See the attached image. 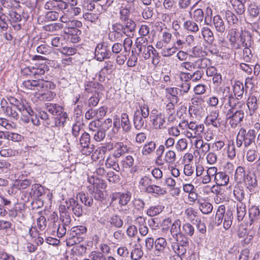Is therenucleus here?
<instances>
[{
  "label": "nucleus",
  "instance_id": "nucleus-1",
  "mask_svg": "<svg viewBox=\"0 0 260 260\" xmlns=\"http://www.w3.org/2000/svg\"><path fill=\"white\" fill-rule=\"evenodd\" d=\"M22 87L36 91V96L40 101H52L56 96L55 92L51 90L55 89L56 86L51 81L44 79L25 80L22 83Z\"/></svg>",
  "mask_w": 260,
  "mask_h": 260
},
{
  "label": "nucleus",
  "instance_id": "nucleus-2",
  "mask_svg": "<svg viewBox=\"0 0 260 260\" xmlns=\"http://www.w3.org/2000/svg\"><path fill=\"white\" fill-rule=\"evenodd\" d=\"M234 211V209L232 207H229L226 210L224 205H220L215 216V223L219 225L223 222V228L225 230L230 229L233 222Z\"/></svg>",
  "mask_w": 260,
  "mask_h": 260
},
{
  "label": "nucleus",
  "instance_id": "nucleus-3",
  "mask_svg": "<svg viewBox=\"0 0 260 260\" xmlns=\"http://www.w3.org/2000/svg\"><path fill=\"white\" fill-rule=\"evenodd\" d=\"M256 136L255 131L250 129L248 131L241 127L236 137V144L237 147L241 148L243 145L245 148H248L255 144V140Z\"/></svg>",
  "mask_w": 260,
  "mask_h": 260
},
{
  "label": "nucleus",
  "instance_id": "nucleus-4",
  "mask_svg": "<svg viewBox=\"0 0 260 260\" xmlns=\"http://www.w3.org/2000/svg\"><path fill=\"white\" fill-rule=\"evenodd\" d=\"M87 229L84 226L80 225L73 227L67 238V245L71 246L80 243L83 240V236L85 235Z\"/></svg>",
  "mask_w": 260,
  "mask_h": 260
},
{
  "label": "nucleus",
  "instance_id": "nucleus-5",
  "mask_svg": "<svg viewBox=\"0 0 260 260\" xmlns=\"http://www.w3.org/2000/svg\"><path fill=\"white\" fill-rule=\"evenodd\" d=\"M139 108L135 111L133 117L134 126L137 130L144 128L145 122L143 119L147 118L149 115V110L146 105H141Z\"/></svg>",
  "mask_w": 260,
  "mask_h": 260
},
{
  "label": "nucleus",
  "instance_id": "nucleus-6",
  "mask_svg": "<svg viewBox=\"0 0 260 260\" xmlns=\"http://www.w3.org/2000/svg\"><path fill=\"white\" fill-rule=\"evenodd\" d=\"M220 101L224 107L229 106L230 109H236L237 106L240 104L239 101L234 96L229 86H226L222 89V95Z\"/></svg>",
  "mask_w": 260,
  "mask_h": 260
},
{
  "label": "nucleus",
  "instance_id": "nucleus-7",
  "mask_svg": "<svg viewBox=\"0 0 260 260\" xmlns=\"http://www.w3.org/2000/svg\"><path fill=\"white\" fill-rule=\"evenodd\" d=\"M48 67L45 63L35 64L34 66L25 68L22 72L23 74L29 75L30 77L41 79L40 78L48 70Z\"/></svg>",
  "mask_w": 260,
  "mask_h": 260
},
{
  "label": "nucleus",
  "instance_id": "nucleus-8",
  "mask_svg": "<svg viewBox=\"0 0 260 260\" xmlns=\"http://www.w3.org/2000/svg\"><path fill=\"white\" fill-rule=\"evenodd\" d=\"M182 124L187 127L190 131H187V136L188 137H201L204 129V125L202 123H199L197 122L191 121H184Z\"/></svg>",
  "mask_w": 260,
  "mask_h": 260
},
{
  "label": "nucleus",
  "instance_id": "nucleus-9",
  "mask_svg": "<svg viewBox=\"0 0 260 260\" xmlns=\"http://www.w3.org/2000/svg\"><path fill=\"white\" fill-rule=\"evenodd\" d=\"M243 117V111L236 109H230L226 114V118L229 120V123L232 128H235L241 122Z\"/></svg>",
  "mask_w": 260,
  "mask_h": 260
},
{
  "label": "nucleus",
  "instance_id": "nucleus-10",
  "mask_svg": "<svg viewBox=\"0 0 260 260\" xmlns=\"http://www.w3.org/2000/svg\"><path fill=\"white\" fill-rule=\"evenodd\" d=\"M90 136L86 132H84L79 139V144L82 148L81 152L83 154L88 155L93 152V145H90Z\"/></svg>",
  "mask_w": 260,
  "mask_h": 260
},
{
  "label": "nucleus",
  "instance_id": "nucleus-11",
  "mask_svg": "<svg viewBox=\"0 0 260 260\" xmlns=\"http://www.w3.org/2000/svg\"><path fill=\"white\" fill-rule=\"evenodd\" d=\"M112 55L110 48L104 44L99 43L95 49V58L97 60L103 61L105 59L109 58Z\"/></svg>",
  "mask_w": 260,
  "mask_h": 260
},
{
  "label": "nucleus",
  "instance_id": "nucleus-12",
  "mask_svg": "<svg viewBox=\"0 0 260 260\" xmlns=\"http://www.w3.org/2000/svg\"><path fill=\"white\" fill-rule=\"evenodd\" d=\"M110 198L112 202L118 200L120 207L125 206L127 205L131 200L132 193L129 191L125 192H115L110 196Z\"/></svg>",
  "mask_w": 260,
  "mask_h": 260
},
{
  "label": "nucleus",
  "instance_id": "nucleus-13",
  "mask_svg": "<svg viewBox=\"0 0 260 260\" xmlns=\"http://www.w3.org/2000/svg\"><path fill=\"white\" fill-rule=\"evenodd\" d=\"M167 242L166 239L162 237L157 238L154 243V253L157 256H160L161 254L168 252Z\"/></svg>",
  "mask_w": 260,
  "mask_h": 260
},
{
  "label": "nucleus",
  "instance_id": "nucleus-14",
  "mask_svg": "<svg viewBox=\"0 0 260 260\" xmlns=\"http://www.w3.org/2000/svg\"><path fill=\"white\" fill-rule=\"evenodd\" d=\"M258 94L254 92L251 93L247 101V106L249 110V114L252 115L258 107Z\"/></svg>",
  "mask_w": 260,
  "mask_h": 260
},
{
  "label": "nucleus",
  "instance_id": "nucleus-15",
  "mask_svg": "<svg viewBox=\"0 0 260 260\" xmlns=\"http://www.w3.org/2000/svg\"><path fill=\"white\" fill-rule=\"evenodd\" d=\"M113 154L115 157H120L128 151V147L122 142H117L113 146Z\"/></svg>",
  "mask_w": 260,
  "mask_h": 260
},
{
  "label": "nucleus",
  "instance_id": "nucleus-16",
  "mask_svg": "<svg viewBox=\"0 0 260 260\" xmlns=\"http://www.w3.org/2000/svg\"><path fill=\"white\" fill-rule=\"evenodd\" d=\"M250 225H255V222H260V212L258 207L253 206L249 209Z\"/></svg>",
  "mask_w": 260,
  "mask_h": 260
},
{
  "label": "nucleus",
  "instance_id": "nucleus-17",
  "mask_svg": "<svg viewBox=\"0 0 260 260\" xmlns=\"http://www.w3.org/2000/svg\"><path fill=\"white\" fill-rule=\"evenodd\" d=\"M68 36V40L73 43H77L80 41L81 31L79 29H70L65 30Z\"/></svg>",
  "mask_w": 260,
  "mask_h": 260
},
{
  "label": "nucleus",
  "instance_id": "nucleus-18",
  "mask_svg": "<svg viewBox=\"0 0 260 260\" xmlns=\"http://www.w3.org/2000/svg\"><path fill=\"white\" fill-rule=\"evenodd\" d=\"M255 232L252 230L247 231L246 229H240L238 233V236L243 238L245 244H248L253 239Z\"/></svg>",
  "mask_w": 260,
  "mask_h": 260
},
{
  "label": "nucleus",
  "instance_id": "nucleus-19",
  "mask_svg": "<svg viewBox=\"0 0 260 260\" xmlns=\"http://www.w3.org/2000/svg\"><path fill=\"white\" fill-rule=\"evenodd\" d=\"M155 129H161L166 128V117L165 114L159 113L158 115L151 121Z\"/></svg>",
  "mask_w": 260,
  "mask_h": 260
},
{
  "label": "nucleus",
  "instance_id": "nucleus-20",
  "mask_svg": "<svg viewBox=\"0 0 260 260\" xmlns=\"http://www.w3.org/2000/svg\"><path fill=\"white\" fill-rule=\"evenodd\" d=\"M165 206L161 204L151 205L146 211V215L150 217L158 215L164 210Z\"/></svg>",
  "mask_w": 260,
  "mask_h": 260
},
{
  "label": "nucleus",
  "instance_id": "nucleus-21",
  "mask_svg": "<svg viewBox=\"0 0 260 260\" xmlns=\"http://www.w3.org/2000/svg\"><path fill=\"white\" fill-rule=\"evenodd\" d=\"M124 22L125 23L123 24L124 34L128 37L133 36L136 27L135 22L131 19Z\"/></svg>",
  "mask_w": 260,
  "mask_h": 260
},
{
  "label": "nucleus",
  "instance_id": "nucleus-22",
  "mask_svg": "<svg viewBox=\"0 0 260 260\" xmlns=\"http://www.w3.org/2000/svg\"><path fill=\"white\" fill-rule=\"evenodd\" d=\"M214 180L217 186H225L229 182V176L225 172H219L217 175L215 176Z\"/></svg>",
  "mask_w": 260,
  "mask_h": 260
},
{
  "label": "nucleus",
  "instance_id": "nucleus-23",
  "mask_svg": "<svg viewBox=\"0 0 260 260\" xmlns=\"http://www.w3.org/2000/svg\"><path fill=\"white\" fill-rule=\"evenodd\" d=\"M246 149V158L249 162H253L258 156L257 146L256 144L253 145Z\"/></svg>",
  "mask_w": 260,
  "mask_h": 260
},
{
  "label": "nucleus",
  "instance_id": "nucleus-24",
  "mask_svg": "<svg viewBox=\"0 0 260 260\" xmlns=\"http://www.w3.org/2000/svg\"><path fill=\"white\" fill-rule=\"evenodd\" d=\"M145 191L148 193H155L157 196H162L167 193L165 188L156 185H151L146 187Z\"/></svg>",
  "mask_w": 260,
  "mask_h": 260
},
{
  "label": "nucleus",
  "instance_id": "nucleus-25",
  "mask_svg": "<svg viewBox=\"0 0 260 260\" xmlns=\"http://www.w3.org/2000/svg\"><path fill=\"white\" fill-rule=\"evenodd\" d=\"M243 181H244L247 187L251 192L253 191L254 189L257 185L256 179L255 177L252 175L247 174Z\"/></svg>",
  "mask_w": 260,
  "mask_h": 260
},
{
  "label": "nucleus",
  "instance_id": "nucleus-26",
  "mask_svg": "<svg viewBox=\"0 0 260 260\" xmlns=\"http://www.w3.org/2000/svg\"><path fill=\"white\" fill-rule=\"evenodd\" d=\"M166 96L171 102L177 103L179 101L178 97V89L177 88L170 87L166 89Z\"/></svg>",
  "mask_w": 260,
  "mask_h": 260
},
{
  "label": "nucleus",
  "instance_id": "nucleus-27",
  "mask_svg": "<svg viewBox=\"0 0 260 260\" xmlns=\"http://www.w3.org/2000/svg\"><path fill=\"white\" fill-rule=\"evenodd\" d=\"M121 125L125 133L129 132L132 129V125L128 115L126 113H122L121 114Z\"/></svg>",
  "mask_w": 260,
  "mask_h": 260
},
{
  "label": "nucleus",
  "instance_id": "nucleus-28",
  "mask_svg": "<svg viewBox=\"0 0 260 260\" xmlns=\"http://www.w3.org/2000/svg\"><path fill=\"white\" fill-rule=\"evenodd\" d=\"M213 22L216 30L219 32H223L225 30V25L221 17L218 15L213 18Z\"/></svg>",
  "mask_w": 260,
  "mask_h": 260
},
{
  "label": "nucleus",
  "instance_id": "nucleus-29",
  "mask_svg": "<svg viewBox=\"0 0 260 260\" xmlns=\"http://www.w3.org/2000/svg\"><path fill=\"white\" fill-rule=\"evenodd\" d=\"M46 107L47 111L53 115H60L62 113V107L56 104L47 103Z\"/></svg>",
  "mask_w": 260,
  "mask_h": 260
},
{
  "label": "nucleus",
  "instance_id": "nucleus-30",
  "mask_svg": "<svg viewBox=\"0 0 260 260\" xmlns=\"http://www.w3.org/2000/svg\"><path fill=\"white\" fill-rule=\"evenodd\" d=\"M240 41L243 47H250L252 43V37L248 31H242L239 36Z\"/></svg>",
  "mask_w": 260,
  "mask_h": 260
},
{
  "label": "nucleus",
  "instance_id": "nucleus-31",
  "mask_svg": "<svg viewBox=\"0 0 260 260\" xmlns=\"http://www.w3.org/2000/svg\"><path fill=\"white\" fill-rule=\"evenodd\" d=\"M194 62L195 68L197 70H203L211 64V60L207 58H198L196 60L194 61Z\"/></svg>",
  "mask_w": 260,
  "mask_h": 260
},
{
  "label": "nucleus",
  "instance_id": "nucleus-32",
  "mask_svg": "<svg viewBox=\"0 0 260 260\" xmlns=\"http://www.w3.org/2000/svg\"><path fill=\"white\" fill-rule=\"evenodd\" d=\"M22 136L17 133L7 132L6 133L2 131V139H7L13 142H20L22 139Z\"/></svg>",
  "mask_w": 260,
  "mask_h": 260
},
{
  "label": "nucleus",
  "instance_id": "nucleus-33",
  "mask_svg": "<svg viewBox=\"0 0 260 260\" xmlns=\"http://www.w3.org/2000/svg\"><path fill=\"white\" fill-rule=\"evenodd\" d=\"M233 90L234 96L239 100L242 98L244 93L243 84L239 81L236 82L233 86Z\"/></svg>",
  "mask_w": 260,
  "mask_h": 260
},
{
  "label": "nucleus",
  "instance_id": "nucleus-34",
  "mask_svg": "<svg viewBox=\"0 0 260 260\" xmlns=\"http://www.w3.org/2000/svg\"><path fill=\"white\" fill-rule=\"evenodd\" d=\"M102 85L96 82H87L85 83V90L87 93H93L94 94L99 93L97 91Z\"/></svg>",
  "mask_w": 260,
  "mask_h": 260
},
{
  "label": "nucleus",
  "instance_id": "nucleus-35",
  "mask_svg": "<svg viewBox=\"0 0 260 260\" xmlns=\"http://www.w3.org/2000/svg\"><path fill=\"white\" fill-rule=\"evenodd\" d=\"M17 109L23 114L27 113L30 116H32L34 113L32 108L29 106L26 101L24 100H21V104L17 108Z\"/></svg>",
  "mask_w": 260,
  "mask_h": 260
},
{
  "label": "nucleus",
  "instance_id": "nucleus-36",
  "mask_svg": "<svg viewBox=\"0 0 260 260\" xmlns=\"http://www.w3.org/2000/svg\"><path fill=\"white\" fill-rule=\"evenodd\" d=\"M203 38L208 43L211 44L214 40L213 32L207 27H203L201 30Z\"/></svg>",
  "mask_w": 260,
  "mask_h": 260
},
{
  "label": "nucleus",
  "instance_id": "nucleus-37",
  "mask_svg": "<svg viewBox=\"0 0 260 260\" xmlns=\"http://www.w3.org/2000/svg\"><path fill=\"white\" fill-rule=\"evenodd\" d=\"M155 148L156 143L154 141H150L144 145L142 150V153L145 156L148 155L154 152Z\"/></svg>",
  "mask_w": 260,
  "mask_h": 260
},
{
  "label": "nucleus",
  "instance_id": "nucleus-38",
  "mask_svg": "<svg viewBox=\"0 0 260 260\" xmlns=\"http://www.w3.org/2000/svg\"><path fill=\"white\" fill-rule=\"evenodd\" d=\"M109 222L112 226L117 228H121L123 225V221L121 217L116 214L112 215L109 219Z\"/></svg>",
  "mask_w": 260,
  "mask_h": 260
},
{
  "label": "nucleus",
  "instance_id": "nucleus-39",
  "mask_svg": "<svg viewBox=\"0 0 260 260\" xmlns=\"http://www.w3.org/2000/svg\"><path fill=\"white\" fill-rule=\"evenodd\" d=\"M2 108L3 111L9 117H12L15 119H18L19 115L17 112L15 111L16 108H13L12 106H7L6 107L2 106Z\"/></svg>",
  "mask_w": 260,
  "mask_h": 260
},
{
  "label": "nucleus",
  "instance_id": "nucleus-40",
  "mask_svg": "<svg viewBox=\"0 0 260 260\" xmlns=\"http://www.w3.org/2000/svg\"><path fill=\"white\" fill-rule=\"evenodd\" d=\"M148 44V40L144 37H139L137 39L135 45L138 50V53H141L143 50L146 48Z\"/></svg>",
  "mask_w": 260,
  "mask_h": 260
},
{
  "label": "nucleus",
  "instance_id": "nucleus-41",
  "mask_svg": "<svg viewBox=\"0 0 260 260\" xmlns=\"http://www.w3.org/2000/svg\"><path fill=\"white\" fill-rule=\"evenodd\" d=\"M183 27L185 29L190 31L196 32L199 31V28L196 22L192 20H187L183 23Z\"/></svg>",
  "mask_w": 260,
  "mask_h": 260
},
{
  "label": "nucleus",
  "instance_id": "nucleus-42",
  "mask_svg": "<svg viewBox=\"0 0 260 260\" xmlns=\"http://www.w3.org/2000/svg\"><path fill=\"white\" fill-rule=\"evenodd\" d=\"M246 214V206L242 203H240L237 206V216L238 221H241Z\"/></svg>",
  "mask_w": 260,
  "mask_h": 260
},
{
  "label": "nucleus",
  "instance_id": "nucleus-43",
  "mask_svg": "<svg viewBox=\"0 0 260 260\" xmlns=\"http://www.w3.org/2000/svg\"><path fill=\"white\" fill-rule=\"evenodd\" d=\"M246 175H245V169L241 166L237 167L235 174V179L239 182L244 180Z\"/></svg>",
  "mask_w": 260,
  "mask_h": 260
},
{
  "label": "nucleus",
  "instance_id": "nucleus-44",
  "mask_svg": "<svg viewBox=\"0 0 260 260\" xmlns=\"http://www.w3.org/2000/svg\"><path fill=\"white\" fill-rule=\"evenodd\" d=\"M79 197L81 202L85 206L90 207L93 204V199L92 197H89L88 195L83 192H80L78 194L77 197Z\"/></svg>",
  "mask_w": 260,
  "mask_h": 260
},
{
  "label": "nucleus",
  "instance_id": "nucleus-45",
  "mask_svg": "<svg viewBox=\"0 0 260 260\" xmlns=\"http://www.w3.org/2000/svg\"><path fill=\"white\" fill-rule=\"evenodd\" d=\"M190 15L192 17V19L197 22H202L204 17V14L203 10L201 9H197L195 10L192 14Z\"/></svg>",
  "mask_w": 260,
  "mask_h": 260
},
{
  "label": "nucleus",
  "instance_id": "nucleus-46",
  "mask_svg": "<svg viewBox=\"0 0 260 260\" xmlns=\"http://www.w3.org/2000/svg\"><path fill=\"white\" fill-rule=\"evenodd\" d=\"M69 225H67L63 223L58 224L57 225L56 223H54V228H57V236L59 238H61L64 236L67 233V227Z\"/></svg>",
  "mask_w": 260,
  "mask_h": 260
},
{
  "label": "nucleus",
  "instance_id": "nucleus-47",
  "mask_svg": "<svg viewBox=\"0 0 260 260\" xmlns=\"http://www.w3.org/2000/svg\"><path fill=\"white\" fill-rule=\"evenodd\" d=\"M175 36L177 40L174 44V47L177 48V50L183 48V46L186 44L184 37L180 35L178 32H176Z\"/></svg>",
  "mask_w": 260,
  "mask_h": 260
},
{
  "label": "nucleus",
  "instance_id": "nucleus-48",
  "mask_svg": "<svg viewBox=\"0 0 260 260\" xmlns=\"http://www.w3.org/2000/svg\"><path fill=\"white\" fill-rule=\"evenodd\" d=\"M31 191L33 194L37 198H39L44 193V187L39 184H34L32 185Z\"/></svg>",
  "mask_w": 260,
  "mask_h": 260
},
{
  "label": "nucleus",
  "instance_id": "nucleus-49",
  "mask_svg": "<svg viewBox=\"0 0 260 260\" xmlns=\"http://www.w3.org/2000/svg\"><path fill=\"white\" fill-rule=\"evenodd\" d=\"M182 232L186 236L192 237L194 233V228L190 223L187 222L182 225Z\"/></svg>",
  "mask_w": 260,
  "mask_h": 260
},
{
  "label": "nucleus",
  "instance_id": "nucleus-50",
  "mask_svg": "<svg viewBox=\"0 0 260 260\" xmlns=\"http://www.w3.org/2000/svg\"><path fill=\"white\" fill-rule=\"evenodd\" d=\"M130 11L128 9L122 6L120 8L119 19L121 21H126L129 19Z\"/></svg>",
  "mask_w": 260,
  "mask_h": 260
},
{
  "label": "nucleus",
  "instance_id": "nucleus-51",
  "mask_svg": "<svg viewBox=\"0 0 260 260\" xmlns=\"http://www.w3.org/2000/svg\"><path fill=\"white\" fill-rule=\"evenodd\" d=\"M197 216V212L192 208H187L184 212V218L192 222Z\"/></svg>",
  "mask_w": 260,
  "mask_h": 260
},
{
  "label": "nucleus",
  "instance_id": "nucleus-52",
  "mask_svg": "<svg viewBox=\"0 0 260 260\" xmlns=\"http://www.w3.org/2000/svg\"><path fill=\"white\" fill-rule=\"evenodd\" d=\"M200 209L203 214H207L212 212L213 206L210 203L204 202L200 203Z\"/></svg>",
  "mask_w": 260,
  "mask_h": 260
},
{
  "label": "nucleus",
  "instance_id": "nucleus-53",
  "mask_svg": "<svg viewBox=\"0 0 260 260\" xmlns=\"http://www.w3.org/2000/svg\"><path fill=\"white\" fill-rule=\"evenodd\" d=\"M171 247L176 254L181 256L184 255L187 250V249L177 244L176 242L172 243Z\"/></svg>",
  "mask_w": 260,
  "mask_h": 260
},
{
  "label": "nucleus",
  "instance_id": "nucleus-54",
  "mask_svg": "<svg viewBox=\"0 0 260 260\" xmlns=\"http://www.w3.org/2000/svg\"><path fill=\"white\" fill-rule=\"evenodd\" d=\"M166 162L170 164H173L176 160L175 152L172 150H169L165 153Z\"/></svg>",
  "mask_w": 260,
  "mask_h": 260
},
{
  "label": "nucleus",
  "instance_id": "nucleus-55",
  "mask_svg": "<svg viewBox=\"0 0 260 260\" xmlns=\"http://www.w3.org/2000/svg\"><path fill=\"white\" fill-rule=\"evenodd\" d=\"M225 18L229 24H235L238 21V19L236 16L232 12L229 10L225 12Z\"/></svg>",
  "mask_w": 260,
  "mask_h": 260
},
{
  "label": "nucleus",
  "instance_id": "nucleus-56",
  "mask_svg": "<svg viewBox=\"0 0 260 260\" xmlns=\"http://www.w3.org/2000/svg\"><path fill=\"white\" fill-rule=\"evenodd\" d=\"M233 7L238 14L241 15L245 11V6L242 2L235 0L233 4Z\"/></svg>",
  "mask_w": 260,
  "mask_h": 260
},
{
  "label": "nucleus",
  "instance_id": "nucleus-57",
  "mask_svg": "<svg viewBox=\"0 0 260 260\" xmlns=\"http://www.w3.org/2000/svg\"><path fill=\"white\" fill-rule=\"evenodd\" d=\"M84 18L87 21L94 23L96 24L100 23V20L99 19V16L96 14L87 13L83 15Z\"/></svg>",
  "mask_w": 260,
  "mask_h": 260
},
{
  "label": "nucleus",
  "instance_id": "nucleus-58",
  "mask_svg": "<svg viewBox=\"0 0 260 260\" xmlns=\"http://www.w3.org/2000/svg\"><path fill=\"white\" fill-rule=\"evenodd\" d=\"M93 139L96 142L102 141L105 137L106 132L102 128L92 133Z\"/></svg>",
  "mask_w": 260,
  "mask_h": 260
},
{
  "label": "nucleus",
  "instance_id": "nucleus-59",
  "mask_svg": "<svg viewBox=\"0 0 260 260\" xmlns=\"http://www.w3.org/2000/svg\"><path fill=\"white\" fill-rule=\"evenodd\" d=\"M181 221L179 220H176L172 224L170 232L173 237L177 236L180 231Z\"/></svg>",
  "mask_w": 260,
  "mask_h": 260
},
{
  "label": "nucleus",
  "instance_id": "nucleus-60",
  "mask_svg": "<svg viewBox=\"0 0 260 260\" xmlns=\"http://www.w3.org/2000/svg\"><path fill=\"white\" fill-rule=\"evenodd\" d=\"M134 208L138 211H143L145 208V203L140 198H136L133 201Z\"/></svg>",
  "mask_w": 260,
  "mask_h": 260
},
{
  "label": "nucleus",
  "instance_id": "nucleus-61",
  "mask_svg": "<svg viewBox=\"0 0 260 260\" xmlns=\"http://www.w3.org/2000/svg\"><path fill=\"white\" fill-rule=\"evenodd\" d=\"M198 145H200L199 148L200 150L201 153H203L204 154L206 153L210 150V147L209 144L207 143H204L202 140L197 141L196 145L197 148H198Z\"/></svg>",
  "mask_w": 260,
  "mask_h": 260
},
{
  "label": "nucleus",
  "instance_id": "nucleus-62",
  "mask_svg": "<svg viewBox=\"0 0 260 260\" xmlns=\"http://www.w3.org/2000/svg\"><path fill=\"white\" fill-rule=\"evenodd\" d=\"M235 198L239 201H241L244 198V191L239 186H236L233 191Z\"/></svg>",
  "mask_w": 260,
  "mask_h": 260
},
{
  "label": "nucleus",
  "instance_id": "nucleus-63",
  "mask_svg": "<svg viewBox=\"0 0 260 260\" xmlns=\"http://www.w3.org/2000/svg\"><path fill=\"white\" fill-rule=\"evenodd\" d=\"M72 211L75 216L80 217L83 212L82 206L77 200L72 208Z\"/></svg>",
  "mask_w": 260,
  "mask_h": 260
},
{
  "label": "nucleus",
  "instance_id": "nucleus-64",
  "mask_svg": "<svg viewBox=\"0 0 260 260\" xmlns=\"http://www.w3.org/2000/svg\"><path fill=\"white\" fill-rule=\"evenodd\" d=\"M143 255V251L140 248H134L131 253V258L134 260L140 259Z\"/></svg>",
  "mask_w": 260,
  "mask_h": 260
}]
</instances>
